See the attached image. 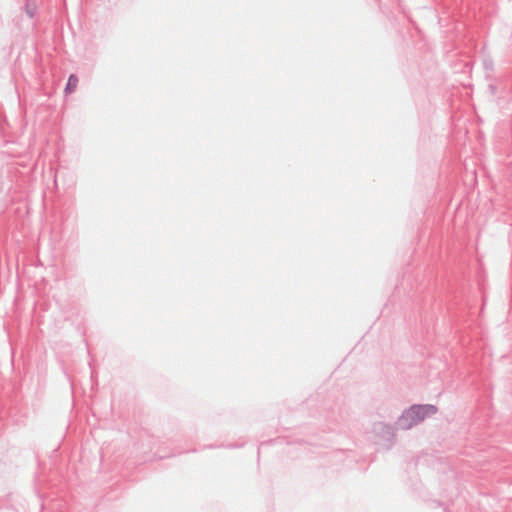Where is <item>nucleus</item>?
<instances>
[{
  "mask_svg": "<svg viewBox=\"0 0 512 512\" xmlns=\"http://www.w3.org/2000/svg\"><path fill=\"white\" fill-rule=\"evenodd\" d=\"M437 412L438 408L433 404H413L402 412L396 425L402 430H409Z\"/></svg>",
  "mask_w": 512,
  "mask_h": 512,
  "instance_id": "nucleus-1",
  "label": "nucleus"
},
{
  "mask_svg": "<svg viewBox=\"0 0 512 512\" xmlns=\"http://www.w3.org/2000/svg\"><path fill=\"white\" fill-rule=\"evenodd\" d=\"M375 431L382 434V436L387 440H391L395 436L394 428L391 425L382 422L375 425Z\"/></svg>",
  "mask_w": 512,
  "mask_h": 512,
  "instance_id": "nucleus-2",
  "label": "nucleus"
},
{
  "mask_svg": "<svg viewBox=\"0 0 512 512\" xmlns=\"http://www.w3.org/2000/svg\"><path fill=\"white\" fill-rule=\"evenodd\" d=\"M78 84V77L75 74H71L66 83L65 92L70 94L74 92Z\"/></svg>",
  "mask_w": 512,
  "mask_h": 512,
  "instance_id": "nucleus-3",
  "label": "nucleus"
},
{
  "mask_svg": "<svg viewBox=\"0 0 512 512\" xmlns=\"http://www.w3.org/2000/svg\"><path fill=\"white\" fill-rule=\"evenodd\" d=\"M26 12L30 18L34 17V9L30 8L29 5H26Z\"/></svg>",
  "mask_w": 512,
  "mask_h": 512,
  "instance_id": "nucleus-4",
  "label": "nucleus"
}]
</instances>
